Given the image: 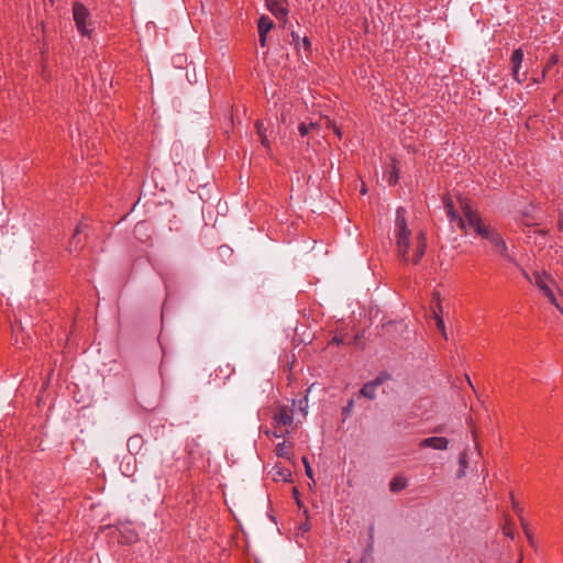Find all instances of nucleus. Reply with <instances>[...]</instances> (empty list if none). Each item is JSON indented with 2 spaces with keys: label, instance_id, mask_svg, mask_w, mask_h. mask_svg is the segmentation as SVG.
<instances>
[{
  "label": "nucleus",
  "instance_id": "19",
  "mask_svg": "<svg viewBox=\"0 0 563 563\" xmlns=\"http://www.w3.org/2000/svg\"><path fill=\"white\" fill-rule=\"evenodd\" d=\"M283 428H284V427H280L279 429H275V428H274V431L272 432V435H273L274 438H277V439H279V438H285V437L289 433V431H288V430H284ZM266 434H267V435H269V434H271V432H269V431H266Z\"/></svg>",
  "mask_w": 563,
  "mask_h": 563
},
{
  "label": "nucleus",
  "instance_id": "15",
  "mask_svg": "<svg viewBox=\"0 0 563 563\" xmlns=\"http://www.w3.org/2000/svg\"><path fill=\"white\" fill-rule=\"evenodd\" d=\"M255 129H256V132L258 134L262 145L266 148H269V140H268V136L266 133L267 128L265 126L264 122L257 121L255 123Z\"/></svg>",
  "mask_w": 563,
  "mask_h": 563
},
{
  "label": "nucleus",
  "instance_id": "26",
  "mask_svg": "<svg viewBox=\"0 0 563 563\" xmlns=\"http://www.w3.org/2000/svg\"><path fill=\"white\" fill-rule=\"evenodd\" d=\"M465 471H466V468H465V467H461V466H460V470L457 471L456 476H457L459 478L463 477V476L465 475Z\"/></svg>",
  "mask_w": 563,
  "mask_h": 563
},
{
  "label": "nucleus",
  "instance_id": "25",
  "mask_svg": "<svg viewBox=\"0 0 563 563\" xmlns=\"http://www.w3.org/2000/svg\"><path fill=\"white\" fill-rule=\"evenodd\" d=\"M161 277H162V279H163V283H164V285H165L166 290L168 291V289H169V282H168V277H167L166 275H164V274H161Z\"/></svg>",
  "mask_w": 563,
  "mask_h": 563
},
{
  "label": "nucleus",
  "instance_id": "24",
  "mask_svg": "<svg viewBox=\"0 0 563 563\" xmlns=\"http://www.w3.org/2000/svg\"><path fill=\"white\" fill-rule=\"evenodd\" d=\"M308 132H309V126H308L307 124H305V123H301V124L299 125V133H300L302 136H305V135H307V134H308Z\"/></svg>",
  "mask_w": 563,
  "mask_h": 563
},
{
  "label": "nucleus",
  "instance_id": "18",
  "mask_svg": "<svg viewBox=\"0 0 563 563\" xmlns=\"http://www.w3.org/2000/svg\"><path fill=\"white\" fill-rule=\"evenodd\" d=\"M276 455L284 459H290V450L285 442H280L275 449Z\"/></svg>",
  "mask_w": 563,
  "mask_h": 563
},
{
  "label": "nucleus",
  "instance_id": "30",
  "mask_svg": "<svg viewBox=\"0 0 563 563\" xmlns=\"http://www.w3.org/2000/svg\"><path fill=\"white\" fill-rule=\"evenodd\" d=\"M556 63V59L553 57L552 59H550V64H554Z\"/></svg>",
  "mask_w": 563,
  "mask_h": 563
},
{
  "label": "nucleus",
  "instance_id": "6",
  "mask_svg": "<svg viewBox=\"0 0 563 563\" xmlns=\"http://www.w3.org/2000/svg\"><path fill=\"white\" fill-rule=\"evenodd\" d=\"M265 5L278 20L287 21L289 13L287 0H265Z\"/></svg>",
  "mask_w": 563,
  "mask_h": 563
},
{
  "label": "nucleus",
  "instance_id": "23",
  "mask_svg": "<svg viewBox=\"0 0 563 563\" xmlns=\"http://www.w3.org/2000/svg\"><path fill=\"white\" fill-rule=\"evenodd\" d=\"M459 464L461 467H467V454L465 451L461 453Z\"/></svg>",
  "mask_w": 563,
  "mask_h": 563
},
{
  "label": "nucleus",
  "instance_id": "1",
  "mask_svg": "<svg viewBox=\"0 0 563 563\" xmlns=\"http://www.w3.org/2000/svg\"><path fill=\"white\" fill-rule=\"evenodd\" d=\"M394 236L397 247L398 257L404 264H418L423 257L427 249V236L423 231H420L416 239L415 253L412 257L409 256L411 247V231L409 230L406 221V210L402 207L397 208Z\"/></svg>",
  "mask_w": 563,
  "mask_h": 563
},
{
  "label": "nucleus",
  "instance_id": "27",
  "mask_svg": "<svg viewBox=\"0 0 563 563\" xmlns=\"http://www.w3.org/2000/svg\"><path fill=\"white\" fill-rule=\"evenodd\" d=\"M521 272H522V276H523L527 280L531 282L530 275H529L525 269H522Z\"/></svg>",
  "mask_w": 563,
  "mask_h": 563
},
{
  "label": "nucleus",
  "instance_id": "21",
  "mask_svg": "<svg viewBox=\"0 0 563 563\" xmlns=\"http://www.w3.org/2000/svg\"><path fill=\"white\" fill-rule=\"evenodd\" d=\"M302 462L305 464L306 475L313 481L312 468H311L307 457H303Z\"/></svg>",
  "mask_w": 563,
  "mask_h": 563
},
{
  "label": "nucleus",
  "instance_id": "4",
  "mask_svg": "<svg viewBox=\"0 0 563 563\" xmlns=\"http://www.w3.org/2000/svg\"><path fill=\"white\" fill-rule=\"evenodd\" d=\"M534 283L537 287L543 292V295L554 305L560 312L563 314V307L558 301L553 290L549 286L550 276L545 272H534Z\"/></svg>",
  "mask_w": 563,
  "mask_h": 563
},
{
  "label": "nucleus",
  "instance_id": "17",
  "mask_svg": "<svg viewBox=\"0 0 563 563\" xmlns=\"http://www.w3.org/2000/svg\"><path fill=\"white\" fill-rule=\"evenodd\" d=\"M385 178L390 186H395L398 183V169L395 165L386 170Z\"/></svg>",
  "mask_w": 563,
  "mask_h": 563
},
{
  "label": "nucleus",
  "instance_id": "28",
  "mask_svg": "<svg viewBox=\"0 0 563 563\" xmlns=\"http://www.w3.org/2000/svg\"><path fill=\"white\" fill-rule=\"evenodd\" d=\"M80 232H81V225H78V227L76 228V232H75V233H73V239L75 238V235H76L77 233H80Z\"/></svg>",
  "mask_w": 563,
  "mask_h": 563
},
{
  "label": "nucleus",
  "instance_id": "2",
  "mask_svg": "<svg viewBox=\"0 0 563 563\" xmlns=\"http://www.w3.org/2000/svg\"><path fill=\"white\" fill-rule=\"evenodd\" d=\"M464 213L470 229H472L482 239L488 241L496 254L506 261L516 264V258L509 253L505 239L496 228L485 223L470 206L465 207Z\"/></svg>",
  "mask_w": 563,
  "mask_h": 563
},
{
  "label": "nucleus",
  "instance_id": "5",
  "mask_svg": "<svg viewBox=\"0 0 563 563\" xmlns=\"http://www.w3.org/2000/svg\"><path fill=\"white\" fill-rule=\"evenodd\" d=\"M390 379V374L380 372L373 380L365 383L360 389V396L374 400L377 397V388Z\"/></svg>",
  "mask_w": 563,
  "mask_h": 563
},
{
  "label": "nucleus",
  "instance_id": "22",
  "mask_svg": "<svg viewBox=\"0 0 563 563\" xmlns=\"http://www.w3.org/2000/svg\"><path fill=\"white\" fill-rule=\"evenodd\" d=\"M354 406V399H350L347 404L343 407V413L345 416L350 415Z\"/></svg>",
  "mask_w": 563,
  "mask_h": 563
},
{
  "label": "nucleus",
  "instance_id": "16",
  "mask_svg": "<svg viewBox=\"0 0 563 563\" xmlns=\"http://www.w3.org/2000/svg\"><path fill=\"white\" fill-rule=\"evenodd\" d=\"M407 486V481L402 476H396L391 479L389 488L391 492H399Z\"/></svg>",
  "mask_w": 563,
  "mask_h": 563
},
{
  "label": "nucleus",
  "instance_id": "11",
  "mask_svg": "<svg viewBox=\"0 0 563 563\" xmlns=\"http://www.w3.org/2000/svg\"><path fill=\"white\" fill-rule=\"evenodd\" d=\"M449 445V440L443 437H432L427 438L420 441L419 446L421 449L423 448H431L434 450H445Z\"/></svg>",
  "mask_w": 563,
  "mask_h": 563
},
{
  "label": "nucleus",
  "instance_id": "12",
  "mask_svg": "<svg viewBox=\"0 0 563 563\" xmlns=\"http://www.w3.org/2000/svg\"><path fill=\"white\" fill-rule=\"evenodd\" d=\"M290 37H291V41H290V44L294 45V47L299 51L301 45L303 46V49L308 53L311 52V48H312V44L310 42V40L305 36L303 38H300L299 34L296 33L295 31H292L290 33Z\"/></svg>",
  "mask_w": 563,
  "mask_h": 563
},
{
  "label": "nucleus",
  "instance_id": "20",
  "mask_svg": "<svg viewBox=\"0 0 563 563\" xmlns=\"http://www.w3.org/2000/svg\"><path fill=\"white\" fill-rule=\"evenodd\" d=\"M433 313H434V320H435L437 328L439 329V331H441L443 336L446 338L445 327H444V322H443L442 318H440L435 312H433Z\"/></svg>",
  "mask_w": 563,
  "mask_h": 563
},
{
  "label": "nucleus",
  "instance_id": "29",
  "mask_svg": "<svg viewBox=\"0 0 563 563\" xmlns=\"http://www.w3.org/2000/svg\"><path fill=\"white\" fill-rule=\"evenodd\" d=\"M334 341L336 342L338 345L342 344L343 343V340L342 339H334Z\"/></svg>",
  "mask_w": 563,
  "mask_h": 563
},
{
  "label": "nucleus",
  "instance_id": "7",
  "mask_svg": "<svg viewBox=\"0 0 563 563\" xmlns=\"http://www.w3.org/2000/svg\"><path fill=\"white\" fill-rule=\"evenodd\" d=\"M292 422V410L289 407H279L273 416V424L275 429H279L280 427H290Z\"/></svg>",
  "mask_w": 563,
  "mask_h": 563
},
{
  "label": "nucleus",
  "instance_id": "8",
  "mask_svg": "<svg viewBox=\"0 0 563 563\" xmlns=\"http://www.w3.org/2000/svg\"><path fill=\"white\" fill-rule=\"evenodd\" d=\"M274 25H275L274 21L267 15H262L258 19L257 30H258L260 44L262 47L266 46L267 34L274 27Z\"/></svg>",
  "mask_w": 563,
  "mask_h": 563
},
{
  "label": "nucleus",
  "instance_id": "9",
  "mask_svg": "<svg viewBox=\"0 0 563 563\" xmlns=\"http://www.w3.org/2000/svg\"><path fill=\"white\" fill-rule=\"evenodd\" d=\"M468 206L467 203L463 205L462 207V211H463V217H461L453 208V205L452 202H448L445 203V211H446V214L450 219L451 222H456L457 225L462 229V230H466V228L468 227L467 224V219L465 217V213H464V209L465 207Z\"/></svg>",
  "mask_w": 563,
  "mask_h": 563
},
{
  "label": "nucleus",
  "instance_id": "13",
  "mask_svg": "<svg viewBox=\"0 0 563 563\" xmlns=\"http://www.w3.org/2000/svg\"><path fill=\"white\" fill-rule=\"evenodd\" d=\"M522 59H523V53H522V49L521 48H518V49H515L512 55H511V58H510V63H511V68H512V74H514V77L515 79L520 82L521 80L519 79V69H520V66H521V63H522Z\"/></svg>",
  "mask_w": 563,
  "mask_h": 563
},
{
  "label": "nucleus",
  "instance_id": "10",
  "mask_svg": "<svg viewBox=\"0 0 563 563\" xmlns=\"http://www.w3.org/2000/svg\"><path fill=\"white\" fill-rule=\"evenodd\" d=\"M186 451L192 459L202 457L206 449L202 445L201 437L189 440L186 444Z\"/></svg>",
  "mask_w": 563,
  "mask_h": 563
},
{
  "label": "nucleus",
  "instance_id": "3",
  "mask_svg": "<svg viewBox=\"0 0 563 563\" xmlns=\"http://www.w3.org/2000/svg\"><path fill=\"white\" fill-rule=\"evenodd\" d=\"M73 21L81 36L92 38L98 25L97 15L79 2L73 3Z\"/></svg>",
  "mask_w": 563,
  "mask_h": 563
},
{
  "label": "nucleus",
  "instance_id": "14",
  "mask_svg": "<svg viewBox=\"0 0 563 563\" xmlns=\"http://www.w3.org/2000/svg\"><path fill=\"white\" fill-rule=\"evenodd\" d=\"M143 443V438L139 434H134L128 439L126 446L130 453L137 454L142 449Z\"/></svg>",
  "mask_w": 563,
  "mask_h": 563
}]
</instances>
